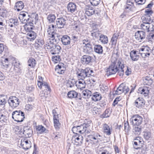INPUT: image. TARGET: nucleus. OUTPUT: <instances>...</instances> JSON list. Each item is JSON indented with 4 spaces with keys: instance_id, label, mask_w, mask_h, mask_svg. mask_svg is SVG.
<instances>
[{
    "instance_id": "69168bd1",
    "label": "nucleus",
    "mask_w": 154,
    "mask_h": 154,
    "mask_svg": "<svg viewBox=\"0 0 154 154\" xmlns=\"http://www.w3.org/2000/svg\"><path fill=\"white\" fill-rule=\"evenodd\" d=\"M29 16L28 15V14L27 13V15L25 16V17H24L22 19V22H23L24 23H25L29 21Z\"/></svg>"
},
{
    "instance_id": "9b49d317",
    "label": "nucleus",
    "mask_w": 154,
    "mask_h": 154,
    "mask_svg": "<svg viewBox=\"0 0 154 154\" xmlns=\"http://www.w3.org/2000/svg\"><path fill=\"white\" fill-rule=\"evenodd\" d=\"M31 141L26 138L22 139L21 140V146L25 150H27L31 147Z\"/></svg>"
},
{
    "instance_id": "c9c22d12",
    "label": "nucleus",
    "mask_w": 154,
    "mask_h": 154,
    "mask_svg": "<svg viewBox=\"0 0 154 154\" xmlns=\"http://www.w3.org/2000/svg\"><path fill=\"white\" fill-rule=\"evenodd\" d=\"M94 50L96 53L100 54H102L103 51L102 47L99 45H95Z\"/></svg>"
},
{
    "instance_id": "ea45409f",
    "label": "nucleus",
    "mask_w": 154,
    "mask_h": 154,
    "mask_svg": "<svg viewBox=\"0 0 154 154\" xmlns=\"http://www.w3.org/2000/svg\"><path fill=\"white\" fill-rule=\"evenodd\" d=\"M149 24L147 23H143L141 24L140 25L141 29L147 32L150 31L149 26Z\"/></svg>"
},
{
    "instance_id": "393cba45",
    "label": "nucleus",
    "mask_w": 154,
    "mask_h": 154,
    "mask_svg": "<svg viewBox=\"0 0 154 154\" xmlns=\"http://www.w3.org/2000/svg\"><path fill=\"white\" fill-rule=\"evenodd\" d=\"M83 51L85 53L88 54H90L93 51V49L91 44L88 45L86 46H83Z\"/></svg>"
},
{
    "instance_id": "4c0bfd02",
    "label": "nucleus",
    "mask_w": 154,
    "mask_h": 154,
    "mask_svg": "<svg viewBox=\"0 0 154 154\" xmlns=\"http://www.w3.org/2000/svg\"><path fill=\"white\" fill-rule=\"evenodd\" d=\"M42 86L44 87L45 88H46V89L48 91H50L51 90V88H50L49 86L48 85L47 82H44L43 83L40 82L38 83V87L40 88L41 89Z\"/></svg>"
},
{
    "instance_id": "b1692460",
    "label": "nucleus",
    "mask_w": 154,
    "mask_h": 154,
    "mask_svg": "<svg viewBox=\"0 0 154 154\" xmlns=\"http://www.w3.org/2000/svg\"><path fill=\"white\" fill-rule=\"evenodd\" d=\"M101 98V94L100 93L98 92L93 93L91 97L92 100L95 102L100 100Z\"/></svg>"
},
{
    "instance_id": "39448f33",
    "label": "nucleus",
    "mask_w": 154,
    "mask_h": 154,
    "mask_svg": "<svg viewBox=\"0 0 154 154\" xmlns=\"http://www.w3.org/2000/svg\"><path fill=\"white\" fill-rule=\"evenodd\" d=\"M27 22L24 26L25 30L27 32L26 38L29 39L30 41L34 40L36 38V34L34 31H32L33 26L30 25Z\"/></svg>"
},
{
    "instance_id": "c756f323",
    "label": "nucleus",
    "mask_w": 154,
    "mask_h": 154,
    "mask_svg": "<svg viewBox=\"0 0 154 154\" xmlns=\"http://www.w3.org/2000/svg\"><path fill=\"white\" fill-rule=\"evenodd\" d=\"M141 19L142 20V22L143 23L150 24L153 22L150 17L145 15L142 17Z\"/></svg>"
},
{
    "instance_id": "20e7f679",
    "label": "nucleus",
    "mask_w": 154,
    "mask_h": 154,
    "mask_svg": "<svg viewBox=\"0 0 154 154\" xmlns=\"http://www.w3.org/2000/svg\"><path fill=\"white\" fill-rule=\"evenodd\" d=\"M15 131L17 134H20L21 136L24 137L26 138L31 137L33 134V131L30 127L26 126L21 128L20 127L17 126Z\"/></svg>"
},
{
    "instance_id": "c85d7f7f",
    "label": "nucleus",
    "mask_w": 154,
    "mask_h": 154,
    "mask_svg": "<svg viewBox=\"0 0 154 154\" xmlns=\"http://www.w3.org/2000/svg\"><path fill=\"white\" fill-rule=\"evenodd\" d=\"M123 83H122L117 88V90L113 92L114 94L119 95L124 92Z\"/></svg>"
},
{
    "instance_id": "37998d69",
    "label": "nucleus",
    "mask_w": 154,
    "mask_h": 154,
    "mask_svg": "<svg viewBox=\"0 0 154 154\" xmlns=\"http://www.w3.org/2000/svg\"><path fill=\"white\" fill-rule=\"evenodd\" d=\"M28 66L31 67H33L36 64V61L35 59L31 58L28 61Z\"/></svg>"
},
{
    "instance_id": "79ce46f5",
    "label": "nucleus",
    "mask_w": 154,
    "mask_h": 154,
    "mask_svg": "<svg viewBox=\"0 0 154 154\" xmlns=\"http://www.w3.org/2000/svg\"><path fill=\"white\" fill-rule=\"evenodd\" d=\"M124 67V65L122 63L120 68L118 67V74L120 76H122L124 73V70L123 69Z\"/></svg>"
},
{
    "instance_id": "a19ab883",
    "label": "nucleus",
    "mask_w": 154,
    "mask_h": 154,
    "mask_svg": "<svg viewBox=\"0 0 154 154\" xmlns=\"http://www.w3.org/2000/svg\"><path fill=\"white\" fill-rule=\"evenodd\" d=\"M56 18L55 15L51 14H49L47 17V19L50 23L54 22Z\"/></svg>"
},
{
    "instance_id": "a211bd4d",
    "label": "nucleus",
    "mask_w": 154,
    "mask_h": 154,
    "mask_svg": "<svg viewBox=\"0 0 154 154\" xmlns=\"http://www.w3.org/2000/svg\"><path fill=\"white\" fill-rule=\"evenodd\" d=\"M55 70L58 73L62 74L64 73L66 70V68L64 66V64L62 63H59L57 65L55 68Z\"/></svg>"
},
{
    "instance_id": "603ef678",
    "label": "nucleus",
    "mask_w": 154,
    "mask_h": 154,
    "mask_svg": "<svg viewBox=\"0 0 154 154\" xmlns=\"http://www.w3.org/2000/svg\"><path fill=\"white\" fill-rule=\"evenodd\" d=\"M146 38L148 41L152 42L154 41V34L152 33H149L148 35L147 36Z\"/></svg>"
},
{
    "instance_id": "09e8293b",
    "label": "nucleus",
    "mask_w": 154,
    "mask_h": 154,
    "mask_svg": "<svg viewBox=\"0 0 154 154\" xmlns=\"http://www.w3.org/2000/svg\"><path fill=\"white\" fill-rule=\"evenodd\" d=\"M110 115V113L109 112L108 109H106L104 113L101 115L100 117L101 118H106L109 117Z\"/></svg>"
},
{
    "instance_id": "5fc2aeb1",
    "label": "nucleus",
    "mask_w": 154,
    "mask_h": 154,
    "mask_svg": "<svg viewBox=\"0 0 154 154\" xmlns=\"http://www.w3.org/2000/svg\"><path fill=\"white\" fill-rule=\"evenodd\" d=\"M91 4L93 6L98 5L100 2V0H89Z\"/></svg>"
},
{
    "instance_id": "f704fd0d",
    "label": "nucleus",
    "mask_w": 154,
    "mask_h": 154,
    "mask_svg": "<svg viewBox=\"0 0 154 154\" xmlns=\"http://www.w3.org/2000/svg\"><path fill=\"white\" fill-rule=\"evenodd\" d=\"M44 44V40L42 39H37L35 41V45L36 48H38L39 47H41Z\"/></svg>"
},
{
    "instance_id": "cd10ccee",
    "label": "nucleus",
    "mask_w": 154,
    "mask_h": 154,
    "mask_svg": "<svg viewBox=\"0 0 154 154\" xmlns=\"http://www.w3.org/2000/svg\"><path fill=\"white\" fill-rule=\"evenodd\" d=\"M36 130L37 134H41L44 133L46 129L42 125H38L36 126Z\"/></svg>"
},
{
    "instance_id": "58836bf2",
    "label": "nucleus",
    "mask_w": 154,
    "mask_h": 154,
    "mask_svg": "<svg viewBox=\"0 0 154 154\" xmlns=\"http://www.w3.org/2000/svg\"><path fill=\"white\" fill-rule=\"evenodd\" d=\"M77 82L75 79H72L68 80L66 84V86L68 87L72 88L74 86V85L77 83Z\"/></svg>"
},
{
    "instance_id": "0eeeda50",
    "label": "nucleus",
    "mask_w": 154,
    "mask_h": 154,
    "mask_svg": "<svg viewBox=\"0 0 154 154\" xmlns=\"http://www.w3.org/2000/svg\"><path fill=\"white\" fill-rule=\"evenodd\" d=\"M152 50L147 46H143L139 50V53L143 57H149Z\"/></svg>"
},
{
    "instance_id": "4468645a",
    "label": "nucleus",
    "mask_w": 154,
    "mask_h": 154,
    "mask_svg": "<svg viewBox=\"0 0 154 154\" xmlns=\"http://www.w3.org/2000/svg\"><path fill=\"white\" fill-rule=\"evenodd\" d=\"M61 48L58 45L54 44L52 48L50 51L51 53L53 55L59 54L61 51Z\"/></svg>"
},
{
    "instance_id": "f257e3e1",
    "label": "nucleus",
    "mask_w": 154,
    "mask_h": 154,
    "mask_svg": "<svg viewBox=\"0 0 154 154\" xmlns=\"http://www.w3.org/2000/svg\"><path fill=\"white\" fill-rule=\"evenodd\" d=\"M91 122V120L86 119L83 124L79 126L73 127L72 128V131L76 134L79 133L88 134L91 131L90 129Z\"/></svg>"
},
{
    "instance_id": "6e6d98bb",
    "label": "nucleus",
    "mask_w": 154,
    "mask_h": 154,
    "mask_svg": "<svg viewBox=\"0 0 154 154\" xmlns=\"http://www.w3.org/2000/svg\"><path fill=\"white\" fill-rule=\"evenodd\" d=\"M9 23L13 24L15 26H17L18 25V20L17 19H10L9 20Z\"/></svg>"
},
{
    "instance_id": "a18cd8bd",
    "label": "nucleus",
    "mask_w": 154,
    "mask_h": 154,
    "mask_svg": "<svg viewBox=\"0 0 154 154\" xmlns=\"http://www.w3.org/2000/svg\"><path fill=\"white\" fill-rule=\"evenodd\" d=\"M140 93L143 94L145 96H147L149 94V90L146 87H144L143 88H140Z\"/></svg>"
},
{
    "instance_id": "de8ad7c7",
    "label": "nucleus",
    "mask_w": 154,
    "mask_h": 154,
    "mask_svg": "<svg viewBox=\"0 0 154 154\" xmlns=\"http://www.w3.org/2000/svg\"><path fill=\"white\" fill-rule=\"evenodd\" d=\"M133 132L136 135H139L141 133V128L139 127H135L133 129Z\"/></svg>"
},
{
    "instance_id": "6e6552de",
    "label": "nucleus",
    "mask_w": 154,
    "mask_h": 154,
    "mask_svg": "<svg viewBox=\"0 0 154 154\" xmlns=\"http://www.w3.org/2000/svg\"><path fill=\"white\" fill-rule=\"evenodd\" d=\"M88 137L89 140L94 142V144L98 143L102 139V136L97 133L92 132L91 134L88 135Z\"/></svg>"
},
{
    "instance_id": "bf43d9fd",
    "label": "nucleus",
    "mask_w": 154,
    "mask_h": 154,
    "mask_svg": "<svg viewBox=\"0 0 154 154\" xmlns=\"http://www.w3.org/2000/svg\"><path fill=\"white\" fill-rule=\"evenodd\" d=\"M7 120V117L3 114H0V122H5Z\"/></svg>"
},
{
    "instance_id": "c03bdc74",
    "label": "nucleus",
    "mask_w": 154,
    "mask_h": 154,
    "mask_svg": "<svg viewBox=\"0 0 154 154\" xmlns=\"http://www.w3.org/2000/svg\"><path fill=\"white\" fill-rule=\"evenodd\" d=\"M143 137L146 140H148L151 138V133L150 131H146L143 132Z\"/></svg>"
},
{
    "instance_id": "aec40b11",
    "label": "nucleus",
    "mask_w": 154,
    "mask_h": 154,
    "mask_svg": "<svg viewBox=\"0 0 154 154\" xmlns=\"http://www.w3.org/2000/svg\"><path fill=\"white\" fill-rule=\"evenodd\" d=\"M61 41L63 45H69L71 38L68 35H63L61 38Z\"/></svg>"
},
{
    "instance_id": "680f3d73",
    "label": "nucleus",
    "mask_w": 154,
    "mask_h": 154,
    "mask_svg": "<svg viewBox=\"0 0 154 154\" xmlns=\"http://www.w3.org/2000/svg\"><path fill=\"white\" fill-rule=\"evenodd\" d=\"M124 128L126 132V131H128L130 129V127L129 125L128 122V121H126L124 123Z\"/></svg>"
},
{
    "instance_id": "7c9ffc66",
    "label": "nucleus",
    "mask_w": 154,
    "mask_h": 154,
    "mask_svg": "<svg viewBox=\"0 0 154 154\" xmlns=\"http://www.w3.org/2000/svg\"><path fill=\"white\" fill-rule=\"evenodd\" d=\"M85 10V13L88 16H91L95 13V11L94 10L92 9V8L90 7L86 6Z\"/></svg>"
},
{
    "instance_id": "3c124183",
    "label": "nucleus",
    "mask_w": 154,
    "mask_h": 154,
    "mask_svg": "<svg viewBox=\"0 0 154 154\" xmlns=\"http://www.w3.org/2000/svg\"><path fill=\"white\" fill-rule=\"evenodd\" d=\"M145 15L150 17L153 13V11L151 8H148L145 11Z\"/></svg>"
},
{
    "instance_id": "774afa93",
    "label": "nucleus",
    "mask_w": 154,
    "mask_h": 154,
    "mask_svg": "<svg viewBox=\"0 0 154 154\" xmlns=\"http://www.w3.org/2000/svg\"><path fill=\"white\" fill-rule=\"evenodd\" d=\"M33 107V106L31 104H27L25 106V109L27 110H31Z\"/></svg>"
},
{
    "instance_id": "338daca9",
    "label": "nucleus",
    "mask_w": 154,
    "mask_h": 154,
    "mask_svg": "<svg viewBox=\"0 0 154 154\" xmlns=\"http://www.w3.org/2000/svg\"><path fill=\"white\" fill-rule=\"evenodd\" d=\"M71 36L72 39L74 43L75 42H77L79 41V38L78 36H76L74 34H72Z\"/></svg>"
},
{
    "instance_id": "0e129e2a",
    "label": "nucleus",
    "mask_w": 154,
    "mask_h": 154,
    "mask_svg": "<svg viewBox=\"0 0 154 154\" xmlns=\"http://www.w3.org/2000/svg\"><path fill=\"white\" fill-rule=\"evenodd\" d=\"M133 6L126 5L125 8V10L127 12H129L132 11V6Z\"/></svg>"
},
{
    "instance_id": "4d7b16f0",
    "label": "nucleus",
    "mask_w": 154,
    "mask_h": 154,
    "mask_svg": "<svg viewBox=\"0 0 154 154\" xmlns=\"http://www.w3.org/2000/svg\"><path fill=\"white\" fill-rule=\"evenodd\" d=\"M5 18H0V29H1L5 26Z\"/></svg>"
},
{
    "instance_id": "a878e982",
    "label": "nucleus",
    "mask_w": 154,
    "mask_h": 154,
    "mask_svg": "<svg viewBox=\"0 0 154 154\" xmlns=\"http://www.w3.org/2000/svg\"><path fill=\"white\" fill-rule=\"evenodd\" d=\"M103 130L104 133L107 135L111 134V130L109 126L107 124H105L103 125Z\"/></svg>"
},
{
    "instance_id": "473e14b6",
    "label": "nucleus",
    "mask_w": 154,
    "mask_h": 154,
    "mask_svg": "<svg viewBox=\"0 0 154 154\" xmlns=\"http://www.w3.org/2000/svg\"><path fill=\"white\" fill-rule=\"evenodd\" d=\"M82 94L83 95L84 98L86 99L89 98L91 96V92L90 90H86L82 91Z\"/></svg>"
},
{
    "instance_id": "6ab92c4d",
    "label": "nucleus",
    "mask_w": 154,
    "mask_h": 154,
    "mask_svg": "<svg viewBox=\"0 0 154 154\" xmlns=\"http://www.w3.org/2000/svg\"><path fill=\"white\" fill-rule=\"evenodd\" d=\"M145 104V101L142 98L139 97L135 101L134 105L136 107L139 108L143 106Z\"/></svg>"
},
{
    "instance_id": "7ed1b4c3",
    "label": "nucleus",
    "mask_w": 154,
    "mask_h": 154,
    "mask_svg": "<svg viewBox=\"0 0 154 154\" xmlns=\"http://www.w3.org/2000/svg\"><path fill=\"white\" fill-rule=\"evenodd\" d=\"M94 71L89 67L85 69H78L76 72L77 76L79 79H84L86 78L93 76Z\"/></svg>"
},
{
    "instance_id": "412c9836",
    "label": "nucleus",
    "mask_w": 154,
    "mask_h": 154,
    "mask_svg": "<svg viewBox=\"0 0 154 154\" xmlns=\"http://www.w3.org/2000/svg\"><path fill=\"white\" fill-rule=\"evenodd\" d=\"M67 8L68 12L73 13L76 10V6L75 3L70 2L68 5Z\"/></svg>"
},
{
    "instance_id": "bb28decb",
    "label": "nucleus",
    "mask_w": 154,
    "mask_h": 154,
    "mask_svg": "<svg viewBox=\"0 0 154 154\" xmlns=\"http://www.w3.org/2000/svg\"><path fill=\"white\" fill-rule=\"evenodd\" d=\"M153 81L152 78L150 76H146L143 79V83L144 85H151Z\"/></svg>"
},
{
    "instance_id": "f8f14e48",
    "label": "nucleus",
    "mask_w": 154,
    "mask_h": 154,
    "mask_svg": "<svg viewBox=\"0 0 154 154\" xmlns=\"http://www.w3.org/2000/svg\"><path fill=\"white\" fill-rule=\"evenodd\" d=\"M93 57L87 55H84L81 59V62L83 65H88L92 62Z\"/></svg>"
},
{
    "instance_id": "2eb2a0df",
    "label": "nucleus",
    "mask_w": 154,
    "mask_h": 154,
    "mask_svg": "<svg viewBox=\"0 0 154 154\" xmlns=\"http://www.w3.org/2000/svg\"><path fill=\"white\" fill-rule=\"evenodd\" d=\"M80 94L78 93L75 91H70L67 94V96L69 98H77L78 99L81 100V97H80Z\"/></svg>"
},
{
    "instance_id": "f3484780",
    "label": "nucleus",
    "mask_w": 154,
    "mask_h": 154,
    "mask_svg": "<svg viewBox=\"0 0 154 154\" xmlns=\"http://www.w3.org/2000/svg\"><path fill=\"white\" fill-rule=\"evenodd\" d=\"M83 137L81 135H79L78 137L76 136L73 137L72 138V142L76 145L81 144L82 143Z\"/></svg>"
},
{
    "instance_id": "1a4fd4ad",
    "label": "nucleus",
    "mask_w": 154,
    "mask_h": 154,
    "mask_svg": "<svg viewBox=\"0 0 154 154\" xmlns=\"http://www.w3.org/2000/svg\"><path fill=\"white\" fill-rule=\"evenodd\" d=\"M9 106L12 108H14L18 106L20 101L19 99L16 97L11 96L8 100Z\"/></svg>"
},
{
    "instance_id": "9d476101",
    "label": "nucleus",
    "mask_w": 154,
    "mask_h": 154,
    "mask_svg": "<svg viewBox=\"0 0 154 154\" xmlns=\"http://www.w3.org/2000/svg\"><path fill=\"white\" fill-rule=\"evenodd\" d=\"M143 118L138 115L133 116L130 119V122L133 125L138 126L141 123Z\"/></svg>"
},
{
    "instance_id": "e433bc0d",
    "label": "nucleus",
    "mask_w": 154,
    "mask_h": 154,
    "mask_svg": "<svg viewBox=\"0 0 154 154\" xmlns=\"http://www.w3.org/2000/svg\"><path fill=\"white\" fill-rule=\"evenodd\" d=\"M99 40L104 44H107L108 42L107 37L103 34L100 35Z\"/></svg>"
},
{
    "instance_id": "13d9d810",
    "label": "nucleus",
    "mask_w": 154,
    "mask_h": 154,
    "mask_svg": "<svg viewBox=\"0 0 154 154\" xmlns=\"http://www.w3.org/2000/svg\"><path fill=\"white\" fill-rule=\"evenodd\" d=\"M92 111L94 115L99 114L100 113V109L95 107L93 108Z\"/></svg>"
},
{
    "instance_id": "dca6fc26",
    "label": "nucleus",
    "mask_w": 154,
    "mask_h": 154,
    "mask_svg": "<svg viewBox=\"0 0 154 154\" xmlns=\"http://www.w3.org/2000/svg\"><path fill=\"white\" fill-rule=\"evenodd\" d=\"M56 26L58 28H62L64 27L66 24V20L63 17L57 19Z\"/></svg>"
},
{
    "instance_id": "2f4dec72",
    "label": "nucleus",
    "mask_w": 154,
    "mask_h": 154,
    "mask_svg": "<svg viewBox=\"0 0 154 154\" xmlns=\"http://www.w3.org/2000/svg\"><path fill=\"white\" fill-rule=\"evenodd\" d=\"M78 84H76V86H78L79 88L80 89H83L85 88L86 86V83L84 79H79Z\"/></svg>"
},
{
    "instance_id": "72a5a7b5",
    "label": "nucleus",
    "mask_w": 154,
    "mask_h": 154,
    "mask_svg": "<svg viewBox=\"0 0 154 154\" xmlns=\"http://www.w3.org/2000/svg\"><path fill=\"white\" fill-rule=\"evenodd\" d=\"M91 35L94 37L96 38H98L100 37V33L98 29H94L91 31Z\"/></svg>"
},
{
    "instance_id": "052dcab7",
    "label": "nucleus",
    "mask_w": 154,
    "mask_h": 154,
    "mask_svg": "<svg viewBox=\"0 0 154 154\" xmlns=\"http://www.w3.org/2000/svg\"><path fill=\"white\" fill-rule=\"evenodd\" d=\"M12 66H14V67L17 68L19 66L20 64V63L15 59H14L12 62Z\"/></svg>"
},
{
    "instance_id": "ddd939ff",
    "label": "nucleus",
    "mask_w": 154,
    "mask_h": 154,
    "mask_svg": "<svg viewBox=\"0 0 154 154\" xmlns=\"http://www.w3.org/2000/svg\"><path fill=\"white\" fill-rule=\"evenodd\" d=\"M135 36L136 39L141 42L144 40L146 37V33L142 31H138L135 33Z\"/></svg>"
},
{
    "instance_id": "864d4df0",
    "label": "nucleus",
    "mask_w": 154,
    "mask_h": 154,
    "mask_svg": "<svg viewBox=\"0 0 154 154\" xmlns=\"http://www.w3.org/2000/svg\"><path fill=\"white\" fill-rule=\"evenodd\" d=\"M54 44L52 43H51V41H50L49 43H46L45 45L44 48L45 49H50L51 50Z\"/></svg>"
},
{
    "instance_id": "e2e57ef3",
    "label": "nucleus",
    "mask_w": 154,
    "mask_h": 154,
    "mask_svg": "<svg viewBox=\"0 0 154 154\" xmlns=\"http://www.w3.org/2000/svg\"><path fill=\"white\" fill-rule=\"evenodd\" d=\"M7 13V11L6 10L1 9L0 16L2 17L3 18H4L6 17Z\"/></svg>"
},
{
    "instance_id": "8fccbe9b",
    "label": "nucleus",
    "mask_w": 154,
    "mask_h": 154,
    "mask_svg": "<svg viewBox=\"0 0 154 154\" xmlns=\"http://www.w3.org/2000/svg\"><path fill=\"white\" fill-rule=\"evenodd\" d=\"M52 60L54 63H57L61 60L60 56L59 55L53 56L52 57Z\"/></svg>"
},
{
    "instance_id": "423d86ee",
    "label": "nucleus",
    "mask_w": 154,
    "mask_h": 154,
    "mask_svg": "<svg viewBox=\"0 0 154 154\" xmlns=\"http://www.w3.org/2000/svg\"><path fill=\"white\" fill-rule=\"evenodd\" d=\"M12 118L17 122H22L25 118L24 113L20 110L14 111L13 112Z\"/></svg>"
},
{
    "instance_id": "5701e85b",
    "label": "nucleus",
    "mask_w": 154,
    "mask_h": 154,
    "mask_svg": "<svg viewBox=\"0 0 154 154\" xmlns=\"http://www.w3.org/2000/svg\"><path fill=\"white\" fill-rule=\"evenodd\" d=\"M139 54V51H131L130 53V57L132 60L134 61L137 60L139 57V55L137 54Z\"/></svg>"
},
{
    "instance_id": "49530a36",
    "label": "nucleus",
    "mask_w": 154,
    "mask_h": 154,
    "mask_svg": "<svg viewBox=\"0 0 154 154\" xmlns=\"http://www.w3.org/2000/svg\"><path fill=\"white\" fill-rule=\"evenodd\" d=\"M53 121L55 128L57 130L59 129L60 125V124L59 122V120L57 119V118H53Z\"/></svg>"
},
{
    "instance_id": "4be33fe9",
    "label": "nucleus",
    "mask_w": 154,
    "mask_h": 154,
    "mask_svg": "<svg viewBox=\"0 0 154 154\" xmlns=\"http://www.w3.org/2000/svg\"><path fill=\"white\" fill-rule=\"evenodd\" d=\"M24 3L22 1H19L16 2L14 7V9L19 11L24 8Z\"/></svg>"
},
{
    "instance_id": "f03ea898",
    "label": "nucleus",
    "mask_w": 154,
    "mask_h": 154,
    "mask_svg": "<svg viewBox=\"0 0 154 154\" xmlns=\"http://www.w3.org/2000/svg\"><path fill=\"white\" fill-rule=\"evenodd\" d=\"M111 60L112 63L106 69V75L107 76L115 74L118 71V67L120 68L122 64L121 62L116 58L113 60V57H112Z\"/></svg>"
}]
</instances>
